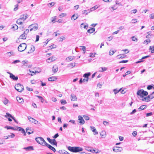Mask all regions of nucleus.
<instances>
[{"label": "nucleus", "mask_w": 154, "mask_h": 154, "mask_svg": "<svg viewBox=\"0 0 154 154\" xmlns=\"http://www.w3.org/2000/svg\"><path fill=\"white\" fill-rule=\"evenodd\" d=\"M68 149L73 152H79L82 151L83 150V148L77 146L71 147L70 146H69L68 147Z\"/></svg>", "instance_id": "f257e3e1"}, {"label": "nucleus", "mask_w": 154, "mask_h": 154, "mask_svg": "<svg viewBox=\"0 0 154 154\" xmlns=\"http://www.w3.org/2000/svg\"><path fill=\"white\" fill-rule=\"evenodd\" d=\"M137 95L138 96V97L140 99H142L144 97L143 96H147L148 94V93L143 89L139 90L137 92Z\"/></svg>", "instance_id": "f03ea898"}, {"label": "nucleus", "mask_w": 154, "mask_h": 154, "mask_svg": "<svg viewBox=\"0 0 154 154\" xmlns=\"http://www.w3.org/2000/svg\"><path fill=\"white\" fill-rule=\"evenodd\" d=\"M35 140L37 143L43 146H45L47 144V143L42 137H37L35 138Z\"/></svg>", "instance_id": "7ed1b4c3"}, {"label": "nucleus", "mask_w": 154, "mask_h": 154, "mask_svg": "<svg viewBox=\"0 0 154 154\" xmlns=\"http://www.w3.org/2000/svg\"><path fill=\"white\" fill-rule=\"evenodd\" d=\"M27 45L26 43H23L20 44L18 48L19 51L22 52L24 51L26 48Z\"/></svg>", "instance_id": "20e7f679"}, {"label": "nucleus", "mask_w": 154, "mask_h": 154, "mask_svg": "<svg viewBox=\"0 0 154 154\" xmlns=\"http://www.w3.org/2000/svg\"><path fill=\"white\" fill-rule=\"evenodd\" d=\"M15 88L18 91L21 92L23 90V87L20 84L18 83L15 85Z\"/></svg>", "instance_id": "39448f33"}, {"label": "nucleus", "mask_w": 154, "mask_h": 154, "mask_svg": "<svg viewBox=\"0 0 154 154\" xmlns=\"http://www.w3.org/2000/svg\"><path fill=\"white\" fill-rule=\"evenodd\" d=\"M38 28V25L37 24H34L30 25L29 27V28H30V31L33 30L35 31L37 30Z\"/></svg>", "instance_id": "423d86ee"}, {"label": "nucleus", "mask_w": 154, "mask_h": 154, "mask_svg": "<svg viewBox=\"0 0 154 154\" xmlns=\"http://www.w3.org/2000/svg\"><path fill=\"white\" fill-rule=\"evenodd\" d=\"M47 140L51 144L57 146V143L55 139L52 140L49 137H47Z\"/></svg>", "instance_id": "0eeeda50"}, {"label": "nucleus", "mask_w": 154, "mask_h": 154, "mask_svg": "<svg viewBox=\"0 0 154 154\" xmlns=\"http://www.w3.org/2000/svg\"><path fill=\"white\" fill-rule=\"evenodd\" d=\"M113 151L115 152H120L123 150V149L122 147L118 146H116L113 148Z\"/></svg>", "instance_id": "6e6552de"}, {"label": "nucleus", "mask_w": 154, "mask_h": 154, "mask_svg": "<svg viewBox=\"0 0 154 154\" xmlns=\"http://www.w3.org/2000/svg\"><path fill=\"white\" fill-rule=\"evenodd\" d=\"M78 119L79 122L81 124L83 125L85 123V121L82 116H78Z\"/></svg>", "instance_id": "1a4fd4ad"}, {"label": "nucleus", "mask_w": 154, "mask_h": 154, "mask_svg": "<svg viewBox=\"0 0 154 154\" xmlns=\"http://www.w3.org/2000/svg\"><path fill=\"white\" fill-rule=\"evenodd\" d=\"M10 74V77L11 78L14 80L17 81L18 80V78L17 76H15L13 74L9 73Z\"/></svg>", "instance_id": "9d476101"}, {"label": "nucleus", "mask_w": 154, "mask_h": 154, "mask_svg": "<svg viewBox=\"0 0 154 154\" xmlns=\"http://www.w3.org/2000/svg\"><path fill=\"white\" fill-rule=\"evenodd\" d=\"M16 1L18 3V4L15 5V7L14 9V11H17L18 9V4L20 3L23 1V0H16Z\"/></svg>", "instance_id": "9b49d317"}, {"label": "nucleus", "mask_w": 154, "mask_h": 154, "mask_svg": "<svg viewBox=\"0 0 154 154\" xmlns=\"http://www.w3.org/2000/svg\"><path fill=\"white\" fill-rule=\"evenodd\" d=\"M45 146H47L49 149H50L52 150L54 152L56 151V150L54 147L52 146H51V145H50V144H48L47 143V144H46Z\"/></svg>", "instance_id": "f8f14e48"}, {"label": "nucleus", "mask_w": 154, "mask_h": 154, "mask_svg": "<svg viewBox=\"0 0 154 154\" xmlns=\"http://www.w3.org/2000/svg\"><path fill=\"white\" fill-rule=\"evenodd\" d=\"M27 18L28 15L27 14L22 15L20 16V19L21 20H23V21L25 20Z\"/></svg>", "instance_id": "ddd939ff"}, {"label": "nucleus", "mask_w": 154, "mask_h": 154, "mask_svg": "<svg viewBox=\"0 0 154 154\" xmlns=\"http://www.w3.org/2000/svg\"><path fill=\"white\" fill-rule=\"evenodd\" d=\"M23 149H25L26 151H31L34 150L33 147L32 146H29L27 147H24Z\"/></svg>", "instance_id": "4468645a"}, {"label": "nucleus", "mask_w": 154, "mask_h": 154, "mask_svg": "<svg viewBox=\"0 0 154 154\" xmlns=\"http://www.w3.org/2000/svg\"><path fill=\"white\" fill-rule=\"evenodd\" d=\"M71 99L72 101H75L77 100L76 96L74 94H71Z\"/></svg>", "instance_id": "2eb2a0df"}, {"label": "nucleus", "mask_w": 154, "mask_h": 154, "mask_svg": "<svg viewBox=\"0 0 154 154\" xmlns=\"http://www.w3.org/2000/svg\"><path fill=\"white\" fill-rule=\"evenodd\" d=\"M149 96L147 97H143V98H142V99H140V100H143V101H145L146 102L149 101L150 100V99L149 98Z\"/></svg>", "instance_id": "dca6fc26"}, {"label": "nucleus", "mask_w": 154, "mask_h": 154, "mask_svg": "<svg viewBox=\"0 0 154 154\" xmlns=\"http://www.w3.org/2000/svg\"><path fill=\"white\" fill-rule=\"evenodd\" d=\"M57 79V78L56 77L52 76L49 77L48 79V80L49 81H55Z\"/></svg>", "instance_id": "f3484780"}, {"label": "nucleus", "mask_w": 154, "mask_h": 154, "mask_svg": "<svg viewBox=\"0 0 154 154\" xmlns=\"http://www.w3.org/2000/svg\"><path fill=\"white\" fill-rule=\"evenodd\" d=\"M26 37L27 35H26L23 33L20 36L19 38L20 39H26Z\"/></svg>", "instance_id": "a211bd4d"}, {"label": "nucleus", "mask_w": 154, "mask_h": 154, "mask_svg": "<svg viewBox=\"0 0 154 154\" xmlns=\"http://www.w3.org/2000/svg\"><path fill=\"white\" fill-rule=\"evenodd\" d=\"M17 100L19 103H22L23 102V99L22 98L19 97H17Z\"/></svg>", "instance_id": "6ab92c4d"}, {"label": "nucleus", "mask_w": 154, "mask_h": 154, "mask_svg": "<svg viewBox=\"0 0 154 154\" xmlns=\"http://www.w3.org/2000/svg\"><path fill=\"white\" fill-rule=\"evenodd\" d=\"M58 69V67L56 65L54 66L53 67V71L54 73L57 72Z\"/></svg>", "instance_id": "aec40b11"}, {"label": "nucleus", "mask_w": 154, "mask_h": 154, "mask_svg": "<svg viewBox=\"0 0 154 154\" xmlns=\"http://www.w3.org/2000/svg\"><path fill=\"white\" fill-rule=\"evenodd\" d=\"M107 69L106 67H101L99 68V71L100 72H103L106 71Z\"/></svg>", "instance_id": "412c9836"}, {"label": "nucleus", "mask_w": 154, "mask_h": 154, "mask_svg": "<svg viewBox=\"0 0 154 154\" xmlns=\"http://www.w3.org/2000/svg\"><path fill=\"white\" fill-rule=\"evenodd\" d=\"M95 30V29L94 28H92L88 30V32L89 33H92L94 32Z\"/></svg>", "instance_id": "4be33fe9"}, {"label": "nucleus", "mask_w": 154, "mask_h": 154, "mask_svg": "<svg viewBox=\"0 0 154 154\" xmlns=\"http://www.w3.org/2000/svg\"><path fill=\"white\" fill-rule=\"evenodd\" d=\"M126 55L124 54H119L117 56V57H118L119 59H122L124 58L125 57Z\"/></svg>", "instance_id": "5701e85b"}, {"label": "nucleus", "mask_w": 154, "mask_h": 154, "mask_svg": "<svg viewBox=\"0 0 154 154\" xmlns=\"http://www.w3.org/2000/svg\"><path fill=\"white\" fill-rule=\"evenodd\" d=\"M26 132L29 134H30L32 133H33V131L30 130L28 128H27L26 129Z\"/></svg>", "instance_id": "b1692460"}, {"label": "nucleus", "mask_w": 154, "mask_h": 154, "mask_svg": "<svg viewBox=\"0 0 154 154\" xmlns=\"http://www.w3.org/2000/svg\"><path fill=\"white\" fill-rule=\"evenodd\" d=\"M7 54L8 56L9 57L11 56V55L14 56L15 55V54L13 51H11L10 52H8L7 53Z\"/></svg>", "instance_id": "393cba45"}, {"label": "nucleus", "mask_w": 154, "mask_h": 154, "mask_svg": "<svg viewBox=\"0 0 154 154\" xmlns=\"http://www.w3.org/2000/svg\"><path fill=\"white\" fill-rule=\"evenodd\" d=\"M91 75V73L90 72H88L87 73H85L83 76L85 77L86 78H88V77Z\"/></svg>", "instance_id": "a878e982"}, {"label": "nucleus", "mask_w": 154, "mask_h": 154, "mask_svg": "<svg viewBox=\"0 0 154 154\" xmlns=\"http://www.w3.org/2000/svg\"><path fill=\"white\" fill-rule=\"evenodd\" d=\"M146 105H143L141 106L138 109L139 110H141L146 108Z\"/></svg>", "instance_id": "bb28decb"}, {"label": "nucleus", "mask_w": 154, "mask_h": 154, "mask_svg": "<svg viewBox=\"0 0 154 154\" xmlns=\"http://www.w3.org/2000/svg\"><path fill=\"white\" fill-rule=\"evenodd\" d=\"M149 50H151V52L152 53H154V45L152 46H150L149 49Z\"/></svg>", "instance_id": "cd10ccee"}, {"label": "nucleus", "mask_w": 154, "mask_h": 154, "mask_svg": "<svg viewBox=\"0 0 154 154\" xmlns=\"http://www.w3.org/2000/svg\"><path fill=\"white\" fill-rule=\"evenodd\" d=\"M98 8V7H97V5L95 6L92 8H91L90 9V11H93L95 10Z\"/></svg>", "instance_id": "c85d7f7f"}, {"label": "nucleus", "mask_w": 154, "mask_h": 154, "mask_svg": "<svg viewBox=\"0 0 154 154\" xmlns=\"http://www.w3.org/2000/svg\"><path fill=\"white\" fill-rule=\"evenodd\" d=\"M121 90V88H120L119 90H118L117 89H114L113 90V92H114V93L115 94H116L117 93H118V92H119Z\"/></svg>", "instance_id": "c756f323"}, {"label": "nucleus", "mask_w": 154, "mask_h": 154, "mask_svg": "<svg viewBox=\"0 0 154 154\" xmlns=\"http://www.w3.org/2000/svg\"><path fill=\"white\" fill-rule=\"evenodd\" d=\"M35 50V48L34 46L32 47L31 48V49L29 51L28 53V54H29L30 53H31L33 52Z\"/></svg>", "instance_id": "7c9ffc66"}, {"label": "nucleus", "mask_w": 154, "mask_h": 154, "mask_svg": "<svg viewBox=\"0 0 154 154\" xmlns=\"http://www.w3.org/2000/svg\"><path fill=\"white\" fill-rule=\"evenodd\" d=\"M18 26L16 24H14L13 25V26L12 27V29L14 30H15L17 29H18Z\"/></svg>", "instance_id": "2f4dec72"}, {"label": "nucleus", "mask_w": 154, "mask_h": 154, "mask_svg": "<svg viewBox=\"0 0 154 154\" xmlns=\"http://www.w3.org/2000/svg\"><path fill=\"white\" fill-rule=\"evenodd\" d=\"M73 57L70 56L67 57L66 58V60L69 61L72 60L73 59Z\"/></svg>", "instance_id": "473e14b6"}, {"label": "nucleus", "mask_w": 154, "mask_h": 154, "mask_svg": "<svg viewBox=\"0 0 154 154\" xmlns=\"http://www.w3.org/2000/svg\"><path fill=\"white\" fill-rule=\"evenodd\" d=\"M16 22L18 24H22V22L20 18L17 20Z\"/></svg>", "instance_id": "72a5a7b5"}, {"label": "nucleus", "mask_w": 154, "mask_h": 154, "mask_svg": "<svg viewBox=\"0 0 154 154\" xmlns=\"http://www.w3.org/2000/svg\"><path fill=\"white\" fill-rule=\"evenodd\" d=\"M28 118L29 120V121L30 122H32V123L33 122H34V119H33V118H32L31 117L29 116L28 117Z\"/></svg>", "instance_id": "f704fd0d"}, {"label": "nucleus", "mask_w": 154, "mask_h": 154, "mask_svg": "<svg viewBox=\"0 0 154 154\" xmlns=\"http://www.w3.org/2000/svg\"><path fill=\"white\" fill-rule=\"evenodd\" d=\"M90 10L88 9V10H85L83 11V14H87L88 13H89L90 12Z\"/></svg>", "instance_id": "c9c22d12"}, {"label": "nucleus", "mask_w": 154, "mask_h": 154, "mask_svg": "<svg viewBox=\"0 0 154 154\" xmlns=\"http://www.w3.org/2000/svg\"><path fill=\"white\" fill-rule=\"evenodd\" d=\"M106 134V132L105 131H102L100 133V134L103 138H104L105 137Z\"/></svg>", "instance_id": "e433bc0d"}, {"label": "nucleus", "mask_w": 154, "mask_h": 154, "mask_svg": "<svg viewBox=\"0 0 154 154\" xmlns=\"http://www.w3.org/2000/svg\"><path fill=\"white\" fill-rule=\"evenodd\" d=\"M56 60V58L55 57H51L49 58H48V60H51V61H53L55 60Z\"/></svg>", "instance_id": "4c0bfd02"}, {"label": "nucleus", "mask_w": 154, "mask_h": 154, "mask_svg": "<svg viewBox=\"0 0 154 154\" xmlns=\"http://www.w3.org/2000/svg\"><path fill=\"white\" fill-rule=\"evenodd\" d=\"M78 18V16H75V14L73 15L71 19L72 20L73 18V20H74Z\"/></svg>", "instance_id": "58836bf2"}, {"label": "nucleus", "mask_w": 154, "mask_h": 154, "mask_svg": "<svg viewBox=\"0 0 154 154\" xmlns=\"http://www.w3.org/2000/svg\"><path fill=\"white\" fill-rule=\"evenodd\" d=\"M40 100H41V102L42 103H43L44 102V100L43 97H42L41 96H36Z\"/></svg>", "instance_id": "ea45409f"}, {"label": "nucleus", "mask_w": 154, "mask_h": 154, "mask_svg": "<svg viewBox=\"0 0 154 154\" xmlns=\"http://www.w3.org/2000/svg\"><path fill=\"white\" fill-rule=\"evenodd\" d=\"M150 100L154 97V91L150 95H149Z\"/></svg>", "instance_id": "a19ab883"}, {"label": "nucleus", "mask_w": 154, "mask_h": 154, "mask_svg": "<svg viewBox=\"0 0 154 154\" xmlns=\"http://www.w3.org/2000/svg\"><path fill=\"white\" fill-rule=\"evenodd\" d=\"M75 66V63H71L69 64V67L70 68H72Z\"/></svg>", "instance_id": "79ce46f5"}, {"label": "nucleus", "mask_w": 154, "mask_h": 154, "mask_svg": "<svg viewBox=\"0 0 154 154\" xmlns=\"http://www.w3.org/2000/svg\"><path fill=\"white\" fill-rule=\"evenodd\" d=\"M60 102L62 104L64 105L67 103V102L65 100H60Z\"/></svg>", "instance_id": "37998d69"}, {"label": "nucleus", "mask_w": 154, "mask_h": 154, "mask_svg": "<svg viewBox=\"0 0 154 154\" xmlns=\"http://www.w3.org/2000/svg\"><path fill=\"white\" fill-rule=\"evenodd\" d=\"M94 128L93 130H92V132L94 133V134L96 135L97 134H98V132L97 131L95 128Z\"/></svg>", "instance_id": "c03bdc74"}, {"label": "nucleus", "mask_w": 154, "mask_h": 154, "mask_svg": "<svg viewBox=\"0 0 154 154\" xmlns=\"http://www.w3.org/2000/svg\"><path fill=\"white\" fill-rule=\"evenodd\" d=\"M6 114V115L5 116L6 117H8L9 118H12V117H13V116H12L11 114H10L9 113H7Z\"/></svg>", "instance_id": "a18cd8bd"}, {"label": "nucleus", "mask_w": 154, "mask_h": 154, "mask_svg": "<svg viewBox=\"0 0 154 154\" xmlns=\"http://www.w3.org/2000/svg\"><path fill=\"white\" fill-rule=\"evenodd\" d=\"M8 100L6 98H5L4 100L3 101L5 105H6L8 103Z\"/></svg>", "instance_id": "49530a36"}, {"label": "nucleus", "mask_w": 154, "mask_h": 154, "mask_svg": "<svg viewBox=\"0 0 154 154\" xmlns=\"http://www.w3.org/2000/svg\"><path fill=\"white\" fill-rule=\"evenodd\" d=\"M56 16H54L52 17L51 22L53 23H54L55 22V20L56 19Z\"/></svg>", "instance_id": "de8ad7c7"}, {"label": "nucleus", "mask_w": 154, "mask_h": 154, "mask_svg": "<svg viewBox=\"0 0 154 154\" xmlns=\"http://www.w3.org/2000/svg\"><path fill=\"white\" fill-rule=\"evenodd\" d=\"M66 13H62L59 15V17L60 18H61L66 16Z\"/></svg>", "instance_id": "09e8293b"}, {"label": "nucleus", "mask_w": 154, "mask_h": 154, "mask_svg": "<svg viewBox=\"0 0 154 154\" xmlns=\"http://www.w3.org/2000/svg\"><path fill=\"white\" fill-rule=\"evenodd\" d=\"M54 4H55V3L54 2H52L51 3H48V6H49V7H52V6H54Z\"/></svg>", "instance_id": "8fccbe9b"}, {"label": "nucleus", "mask_w": 154, "mask_h": 154, "mask_svg": "<svg viewBox=\"0 0 154 154\" xmlns=\"http://www.w3.org/2000/svg\"><path fill=\"white\" fill-rule=\"evenodd\" d=\"M5 128L7 129L14 130V128L11 126H6L5 127Z\"/></svg>", "instance_id": "3c124183"}, {"label": "nucleus", "mask_w": 154, "mask_h": 154, "mask_svg": "<svg viewBox=\"0 0 154 154\" xmlns=\"http://www.w3.org/2000/svg\"><path fill=\"white\" fill-rule=\"evenodd\" d=\"M132 38V40L134 41H137V38L135 37L134 36H133L131 37Z\"/></svg>", "instance_id": "603ef678"}, {"label": "nucleus", "mask_w": 154, "mask_h": 154, "mask_svg": "<svg viewBox=\"0 0 154 154\" xmlns=\"http://www.w3.org/2000/svg\"><path fill=\"white\" fill-rule=\"evenodd\" d=\"M83 117H84L85 119L86 120H88L90 119L89 117L88 116L84 115L83 116Z\"/></svg>", "instance_id": "864d4df0"}, {"label": "nucleus", "mask_w": 154, "mask_h": 154, "mask_svg": "<svg viewBox=\"0 0 154 154\" xmlns=\"http://www.w3.org/2000/svg\"><path fill=\"white\" fill-rule=\"evenodd\" d=\"M29 30L28 29H25L23 33L26 35H27V34L29 33Z\"/></svg>", "instance_id": "5fc2aeb1"}, {"label": "nucleus", "mask_w": 154, "mask_h": 154, "mask_svg": "<svg viewBox=\"0 0 154 154\" xmlns=\"http://www.w3.org/2000/svg\"><path fill=\"white\" fill-rule=\"evenodd\" d=\"M88 78H86L82 80V81H83V82L85 83H87L88 82Z\"/></svg>", "instance_id": "6e6d98bb"}, {"label": "nucleus", "mask_w": 154, "mask_h": 154, "mask_svg": "<svg viewBox=\"0 0 154 154\" xmlns=\"http://www.w3.org/2000/svg\"><path fill=\"white\" fill-rule=\"evenodd\" d=\"M137 12V9H135L133 10H132L131 11V13L132 14H135Z\"/></svg>", "instance_id": "4d7b16f0"}, {"label": "nucleus", "mask_w": 154, "mask_h": 154, "mask_svg": "<svg viewBox=\"0 0 154 154\" xmlns=\"http://www.w3.org/2000/svg\"><path fill=\"white\" fill-rule=\"evenodd\" d=\"M26 88L27 89V90L30 91H33V89L32 88L28 87H26Z\"/></svg>", "instance_id": "13d9d810"}, {"label": "nucleus", "mask_w": 154, "mask_h": 154, "mask_svg": "<svg viewBox=\"0 0 154 154\" xmlns=\"http://www.w3.org/2000/svg\"><path fill=\"white\" fill-rule=\"evenodd\" d=\"M21 132L22 133L24 134V135H23L24 136H26V133L25 131L24 130L23 128L21 130Z\"/></svg>", "instance_id": "bf43d9fd"}, {"label": "nucleus", "mask_w": 154, "mask_h": 154, "mask_svg": "<svg viewBox=\"0 0 154 154\" xmlns=\"http://www.w3.org/2000/svg\"><path fill=\"white\" fill-rule=\"evenodd\" d=\"M20 62V60H14L13 62L12 63L13 64H15V63H18Z\"/></svg>", "instance_id": "052dcab7"}, {"label": "nucleus", "mask_w": 154, "mask_h": 154, "mask_svg": "<svg viewBox=\"0 0 154 154\" xmlns=\"http://www.w3.org/2000/svg\"><path fill=\"white\" fill-rule=\"evenodd\" d=\"M152 112L148 113L146 114V116L148 117L152 116Z\"/></svg>", "instance_id": "680f3d73"}, {"label": "nucleus", "mask_w": 154, "mask_h": 154, "mask_svg": "<svg viewBox=\"0 0 154 154\" xmlns=\"http://www.w3.org/2000/svg\"><path fill=\"white\" fill-rule=\"evenodd\" d=\"M122 51H124V52L126 53V54L128 53L129 52V51L127 49H125L124 50H123Z\"/></svg>", "instance_id": "e2e57ef3"}, {"label": "nucleus", "mask_w": 154, "mask_h": 154, "mask_svg": "<svg viewBox=\"0 0 154 154\" xmlns=\"http://www.w3.org/2000/svg\"><path fill=\"white\" fill-rule=\"evenodd\" d=\"M149 17L151 19L154 18V13L149 15Z\"/></svg>", "instance_id": "0e129e2a"}, {"label": "nucleus", "mask_w": 154, "mask_h": 154, "mask_svg": "<svg viewBox=\"0 0 154 154\" xmlns=\"http://www.w3.org/2000/svg\"><path fill=\"white\" fill-rule=\"evenodd\" d=\"M65 39V37L64 36L60 37V42H62L63 40Z\"/></svg>", "instance_id": "69168bd1"}, {"label": "nucleus", "mask_w": 154, "mask_h": 154, "mask_svg": "<svg viewBox=\"0 0 154 154\" xmlns=\"http://www.w3.org/2000/svg\"><path fill=\"white\" fill-rule=\"evenodd\" d=\"M136 112V109H134L132 112L130 113L131 115H133Z\"/></svg>", "instance_id": "338daca9"}, {"label": "nucleus", "mask_w": 154, "mask_h": 154, "mask_svg": "<svg viewBox=\"0 0 154 154\" xmlns=\"http://www.w3.org/2000/svg\"><path fill=\"white\" fill-rule=\"evenodd\" d=\"M153 88L152 86L151 85H148L147 87V89L148 90L151 89Z\"/></svg>", "instance_id": "774afa93"}]
</instances>
